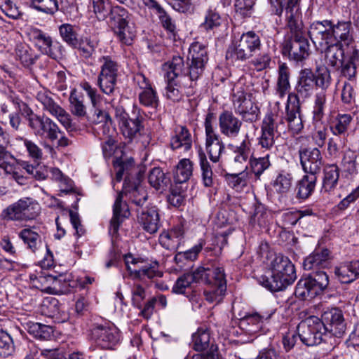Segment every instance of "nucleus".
<instances>
[{
  "label": "nucleus",
  "mask_w": 359,
  "mask_h": 359,
  "mask_svg": "<svg viewBox=\"0 0 359 359\" xmlns=\"http://www.w3.org/2000/svg\"><path fill=\"white\" fill-rule=\"evenodd\" d=\"M313 43L325 47L327 41L349 46L353 41V27L351 21H332L325 20L313 22L309 31Z\"/></svg>",
  "instance_id": "f257e3e1"
},
{
  "label": "nucleus",
  "mask_w": 359,
  "mask_h": 359,
  "mask_svg": "<svg viewBox=\"0 0 359 359\" xmlns=\"http://www.w3.org/2000/svg\"><path fill=\"white\" fill-rule=\"evenodd\" d=\"M269 267L271 277L261 276L259 283L271 291H280L291 285L296 279L294 266L290 259L281 254L276 255Z\"/></svg>",
  "instance_id": "f03ea898"
},
{
  "label": "nucleus",
  "mask_w": 359,
  "mask_h": 359,
  "mask_svg": "<svg viewBox=\"0 0 359 359\" xmlns=\"http://www.w3.org/2000/svg\"><path fill=\"white\" fill-rule=\"evenodd\" d=\"M313 77L315 86L318 90L314 96L313 115L314 120L318 121L325 115L332 79L330 71L325 66L318 67L313 73Z\"/></svg>",
  "instance_id": "7ed1b4c3"
},
{
  "label": "nucleus",
  "mask_w": 359,
  "mask_h": 359,
  "mask_svg": "<svg viewBox=\"0 0 359 359\" xmlns=\"http://www.w3.org/2000/svg\"><path fill=\"white\" fill-rule=\"evenodd\" d=\"M117 116L121 133L129 142L136 140L140 142L143 147H147L150 144L151 134L144 130L142 125V117L139 113L135 117L131 118L122 110L119 114H117Z\"/></svg>",
  "instance_id": "20e7f679"
},
{
  "label": "nucleus",
  "mask_w": 359,
  "mask_h": 359,
  "mask_svg": "<svg viewBox=\"0 0 359 359\" xmlns=\"http://www.w3.org/2000/svg\"><path fill=\"white\" fill-rule=\"evenodd\" d=\"M206 276H203L202 282L208 285L204 290L205 299L210 303H219L226 290V281L222 266L213 265L205 268Z\"/></svg>",
  "instance_id": "39448f33"
},
{
  "label": "nucleus",
  "mask_w": 359,
  "mask_h": 359,
  "mask_svg": "<svg viewBox=\"0 0 359 359\" xmlns=\"http://www.w3.org/2000/svg\"><path fill=\"white\" fill-rule=\"evenodd\" d=\"M328 283L329 279L326 273L316 271L308 276L302 278L298 281L294 294L301 299H311L323 291Z\"/></svg>",
  "instance_id": "423d86ee"
},
{
  "label": "nucleus",
  "mask_w": 359,
  "mask_h": 359,
  "mask_svg": "<svg viewBox=\"0 0 359 359\" xmlns=\"http://www.w3.org/2000/svg\"><path fill=\"white\" fill-rule=\"evenodd\" d=\"M100 71L97 76V86L106 95H113L118 76L119 65L110 55H103L98 59Z\"/></svg>",
  "instance_id": "0eeeda50"
},
{
  "label": "nucleus",
  "mask_w": 359,
  "mask_h": 359,
  "mask_svg": "<svg viewBox=\"0 0 359 359\" xmlns=\"http://www.w3.org/2000/svg\"><path fill=\"white\" fill-rule=\"evenodd\" d=\"M297 329L299 338L306 346L318 345L326 340L324 325L316 316H309L302 320Z\"/></svg>",
  "instance_id": "6e6552de"
},
{
  "label": "nucleus",
  "mask_w": 359,
  "mask_h": 359,
  "mask_svg": "<svg viewBox=\"0 0 359 359\" xmlns=\"http://www.w3.org/2000/svg\"><path fill=\"white\" fill-rule=\"evenodd\" d=\"M39 211V204L33 198L25 197L8 206L3 214L10 220L27 221L35 219Z\"/></svg>",
  "instance_id": "1a4fd4ad"
},
{
  "label": "nucleus",
  "mask_w": 359,
  "mask_h": 359,
  "mask_svg": "<svg viewBox=\"0 0 359 359\" xmlns=\"http://www.w3.org/2000/svg\"><path fill=\"white\" fill-rule=\"evenodd\" d=\"M285 130L283 117L274 113H269L262 121V135L259 144L262 148L269 149L273 145L275 137L285 133Z\"/></svg>",
  "instance_id": "9d476101"
},
{
  "label": "nucleus",
  "mask_w": 359,
  "mask_h": 359,
  "mask_svg": "<svg viewBox=\"0 0 359 359\" xmlns=\"http://www.w3.org/2000/svg\"><path fill=\"white\" fill-rule=\"evenodd\" d=\"M191 62L189 65L188 73L191 83L189 88H194L196 81L203 75L205 65L208 60L205 46L199 42H194L189 48Z\"/></svg>",
  "instance_id": "9b49d317"
},
{
  "label": "nucleus",
  "mask_w": 359,
  "mask_h": 359,
  "mask_svg": "<svg viewBox=\"0 0 359 359\" xmlns=\"http://www.w3.org/2000/svg\"><path fill=\"white\" fill-rule=\"evenodd\" d=\"M91 338L100 348L112 350L120 342L121 334L113 324L97 325L91 330Z\"/></svg>",
  "instance_id": "f8f14e48"
},
{
  "label": "nucleus",
  "mask_w": 359,
  "mask_h": 359,
  "mask_svg": "<svg viewBox=\"0 0 359 359\" xmlns=\"http://www.w3.org/2000/svg\"><path fill=\"white\" fill-rule=\"evenodd\" d=\"M124 261L130 276L133 279L145 280L162 276L161 272L158 269L157 264H143L142 260L134 257L131 254L125 255Z\"/></svg>",
  "instance_id": "ddd939ff"
},
{
  "label": "nucleus",
  "mask_w": 359,
  "mask_h": 359,
  "mask_svg": "<svg viewBox=\"0 0 359 359\" xmlns=\"http://www.w3.org/2000/svg\"><path fill=\"white\" fill-rule=\"evenodd\" d=\"M36 99L41 103L43 109L55 117L67 130L74 129L70 115L54 101L53 94L50 91L46 90L39 91Z\"/></svg>",
  "instance_id": "4468645a"
},
{
  "label": "nucleus",
  "mask_w": 359,
  "mask_h": 359,
  "mask_svg": "<svg viewBox=\"0 0 359 359\" xmlns=\"http://www.w3.org/2000/svg\"><path fill=\"white\" fill-rule=\"evenodd\" d=\"M283 54L295 62H302L309 55V44L303 32L292 33L289 41L283 49Z\"/></svg>",
  "instance_id": "2eb2a0df"
},
{
  "label": "nucleus",
  "mask_w": 359,
  "mask_h": 359,
  "mask_svg": "<svg viewBox=\"0 0 359 359\" xmlns=\"http://www.w3.org/2000/svg\"><path fill=\"white\" fill-rule=\"evenodd\" d=\"M29 126L34 133L39 137H46L51 142L58 138L61 133L58 126L49 117L32 114L29 118Z\"/></svg>",
  "instance_id": "dca6fc26"
},
{
  "label": "nucleus",
  "mask_w": 359,
  "mask_h": 359,
  "mask_svg": "<svg viewBox=\"0 0 359 359\" xmlns=\"http://www.w3.org/2000/svg\"><path fill=\"white\" fill-rule=\"evenodd\" d=\"M212 114H208L205 120V147L206 151L209 155L210 159L216 163L219 161L221 154L224 149V145L219 140V136L217 135L213 128L212 123Z\"/></svg>",
  "instance_id": "f3484780"
},
{
  "label": "nucleus",
  "mask_w": 359,
  "mask_h": 359,
  "mask_svg": "<svg viewBox=\"0 0 359 359\" xmlns=\"http://www.w3.org/2000/svg\"><path fill=\"white\" fill-rule=\"evenodd\" d=\"M315 78L311 69L305 68L299 72L297 83L295 87L297 94L288 95V102L299 103V99L306 100L311 97L315 86Z\"/></svg>",
  "instance_id": "a211bd4d"
},
{
  "label": "nucleus",
  "mask_w": 359,
  "mask_h": 359,
  "mask_svg": "<svg viewBox=\"0 0 359 359\" xmlns=\"http://www.w3.org/2000/svg\"><path fill=\"white\" fill-rule=\"evenodd\" d=\"M325 327L326 337H341L346 330V323L341 311L332 309L325 311L320 318Z\"/></svg>",
  "instance_id": "6ab92c4d"
},
{
  "label": "nucleus",
  "mask_w": 359,
  "mask_h": 359,
  "mask_svg": "<svg viewBox=\"0 0 359 359\" xmlns=\"http://www.w3.org/2000/svg\"><path fill=\"white\" fill-rule=\"evenodd\" d=\"M303 170L307 174L316 175L323 165V157L318 148H304L299 151Z\"/></svg>",
  "instance_id": "aec40b11"
},
{
  "label": "nucleus",
  "mask_w": 359,
  "mask_h": 359,
  "mask_svg": "<svg viewBox=\"0 0 359 359\" xmlns=\"http://www.w3.org/2000/svg\"><path fill=\"white\" fill-rule=\"evenodd\" d=\"M123 194L120 192L114 202L113 217L110 221L109 233L112 236L118 233L119 226L124 218L128 217L130 211L126 203L122 201Z\"/></svg>",
  "instance_id": "412c9836"
},
{
  "label": "nucleus",
  "mask_w": 359,
  "mask_h": 359,
  "mask_svg": "<svg viewBox=\"0 0 359 359\" xmlns=\"http://www.w3.org/2000/svg\"><path fill=\"white\" fill-rule=\"evenodd\" d=\"M144 4L149 8L153 9L158 15L163 27L167 30L170 37L175 40L176 26L175 21L156 0H142Z\"/></svg>",
  "instance_id": "4be33fe9"
},
{
  "label": "nucleus",
  "mask_w": 359,
  "mask_h": 359,
  "mask_svg": "<svg viewBox=\"0 0 359 359\" xmlns=\"http://www.w3.org/2000/svg\"><path fill=\"white\" fill-rule=\"evenodd\" d=\"M313 44L318 50L325 53V61L329 66L339 67L344 62V50L342 44L330 41H327L325 47H320L317 43Z\"/></svg>",
  "instance_id": "5701e85b"
},
{
  "label": "nucleus",
  "mask_w": 359,
  "mask_h": 359,
  "mask_svg": "<svg viewBox=\"0 0 359 359\" xmlns=\"http://www.w3.org/2000/svg\"><path fill=\"white\" fill-rule=\"evenodd\" d=\"M143 229L149 233H155L160 227V217L156 207H147L142 210L137 217Z\"/></svg>",
  "instance_id": "b1692460"
},
{
  "label": "nucleus",
  "mask_w": 359,
  "mask_h": 359,
  "mask_svg": "<svg viewBox=\"0 0 359 359\" xmlns=\"http://www.w3.org/2000/svg\"><path fill=\"white\" fill-rule=\"evenodd\" d=\"M205 267H200L191 273H184L180 276L172 288L175 294H185L193 283L202 282L203 276H206Z\"/></svg>",
  "instance_id": "393cba45"
},
{
  "label": "nucleus",
  "mask_w": 359,
  "mask_h": 359,
  "mask_svg": "<svg viewBox=\"0 0 359 359\" xmlns=\"http://www.w3.org/2000/svg\"><path fill=\"white\" fill-rule=\"evenodd\" d=\"M242 122L228 111L222 112L219 116V126L222 134L233 137L239 133Z\"/></svg>",
  "instance_id": "a878e982"
},
{
  "label": "nucleus",
  "mask_w": 359,
  "mask_h": 359,
  "mask_svg": "<svg viewBox=\"0 0 359 359\" xmlns=\"http://www.w3.org/2000/svg\"><path fill=\"white\" fill-rule=\"evenodd\" d=\"M184 231L182 226L173 227L168 231H164L159 236L161 245L170 251H175L183 241Z\"/></svg>",
  "instance_id": "bb28decb"
},
{
  "label": "nucleus",
  "mask_w": 359,
  "mask_h": 359,
  "mask_svg": "<svg viewBox=\"0 0 359 359\" xmlns=\"http://www.w3.org/2000/svg\"><path fill=\"white\" fill-rule=\"evenodd\" d=\"M285 111L289 130L294 135L300 133L304 128V124L300 116L299 103L287 102Z\"/></svg>",
  "instance_id": "cd10ccee"
},
{
  "label": "nucleus",
  "mask_w": 359,
  "mask_h": 359,
  "mask_svg": "<svg viewBox=\"0 0 359 359\" xmlns=\"http://www.w3.org/2000/svg\"><path fill=\"white\" fill-rule=\"evenodd\" d=\"M191 135L184 126H179L175 131V135L170 140V147L175 149H182L187 151L191 148Z\"/></svg>",
  "instance_id": "c85d7f7f"
},
{
  "label": "nucleus",
  "mask_w": 359,
  "mask_h": 359,
  "mask_svg": "<svg viewBox=\"0 0 359 359\" xmlns=\"http://www.w3.org/2000/svg\"><path fill=\"white\" fill-rule=\"evenodd\" d=\"M184 69V62L183 57L175 56L172 60L163 65V69L165 72V80H182L187 76L183 73Z\"/></svg>",
  "instance_id": "c756f323"
},
{
  "label": "nucleus",
  "mask_w": 359,
  "mask_h": 359,
  "mask_svg": "<svg viewBox=\"0 0 359 359\" xmlns=\"http://www.w3.org/2000/svg\"><path fill=\"white\" fill-rule=\"evenodd\" d=\"M30 40H32L36 46L41 49L42 52L52 56L53 41L51 37L46 33L37 28H31L28 32Z\"/></svg>",
  "instance_id": "7c9ffc66"
},
{
  "label": "nucleus",
  "mask_w": 359,
  "mask_h": 359,
  "mask_svg": "<svg viewBox=\"0 0 359 359\" xmlns=\"http://www.w3.org/2000/svg\"><path fill=\"white\" fill-rule=\"evenodd\" d=\"M317 182L314 175H305L299 180L296 185L297 198L307 199L313 193Z\"/></svg>",
  "instance_id": "2f4dec72"
},
{
  "label": "nucleus",
  "mask_w": 359,
  "mask_h": 359,
  "mask_svg": "<svg viewBox=\"0 0 359 359\" xmlns=\"http://www.w3.org/2000/svg\"><path fill=\"white\" fill-rule=\"evenodd\" d=\"M293 182V174L288 170H281L277 173L271 184L277 193L283 194L290 190Z\"/></svg>",
  "instance_id": "473e14b6"
},
{
  "label": "nucleus",
  "mask_w": 359,
  "mask_h": 359,
  "mask_svg": "<svg viewBox=\"0 0 359 359\" xmlns=\"http://www.w3.org/2000/svg\"><path fill=\"white\" fill-rule=\"evenodd\" d=\"M193 173V163L189 158L180 160L173 170V180L177 185L187 182Z\"/></svg>",
  "instance_id": "72a5a7b5"
},
{
  "label": "nucleus",
  "mask_w": 359,
  "mask_h": 359,
  "mask_svg": "<svg viewBox=\"0 0 359 359\" xmlns=\"http://www.w3.org/2000/svg\"><path fill=\"white\" fill-rule=\"evenodd\" d=\"M329 259V250L327 249L316 250L308 256L303 262L305 270H312L318 267H325Z\"/></svg>",
  "instance_id": "f704fd0d"
},
{
  "label": "nucleus",
  "mask_w": 359,
  "mask_h": 359,
  "mask_svg": "<svg viewBox=\"0 0 359 359\" xmlns=\"http://www.w3.org/2000/svg\"><path fill=\"white\" fill-rule=\"evenodd\" d=\"M276 93L280 97H283L290 89V69L285 63L278 66Z\"/></svg>",
  "instance_id": "c9c22d12"
},
{
  "label": "nucleus",
  "mask_w": 359,
  "mask_h": 359,
  "mask_svg": "<svg viewBox=\"0 0 359 359\" xmlns=\"http://www.w3.org/2000/svg\"><path fill=\"white\" fill-rule=\"evenodd\" d=\"M15 58L19 60L24 67H30L35 63L37 56L32 48L26 43H17L15 48Z\"/></svg>",
  "instance_id": "e433bc0d"
},
{
  "label": "nucleus",
  "mask_w": 359,
  "mask_h": 359,
  "mask_svg": "<svg viewBox=\"0 0 359 359\" xmlns=\"http://www.w3.org/2000/svg\"><path fill=\"white\" fill-rule=\"evenodd\" d=\"M242 81L236 84L233 89V103L236 113L245 116L247 113L246 93Z\"/></svg>",
  "instance_id": "4c0bfd02"
},
{
  "label": "nucleus",
  "mask_w": 359,
  "mask_h": 359,
  "mask_svg": "<svg viewBox=\"0 0 359 359\" xmlns=\"http://www.w3.org/2000/svg\"><path fill=\"white\" fill-rule=\"evenodd\" d=\"M353 121V116L348 114H339L332 121L330 130L333 135L346 136Z\"/></svg>",
  "instance_id": "58836bf2"
},
{
  "label": "nucleus",
  "mask_w": 359,
  "mask_h": 359,
  "mask_svg": "<svg viewBox=\"0 0 359 359\" xmlns=\"http://www.w3.org/2000/svg\"><path fill=\"white\" fill-rule=\"evenodd\" d=\"M244 36L245 34L243 33L241 39L233 43L232 46L229 48L226 53V58L227 60H231L232 62L245 60L247 40H244Z\"/></svg>",
  "instance_id": "ea45409f"
},
{
  "label": "nucleus",
  "mask_w": 359,
  "mask_h": 359,
  "mask_svg": "<svg viewBox=\"0 0 359 359\" xmlns=\"http://www.w3.org/2000/svg\"><path fill=\"white\" fill-rule=\"evenodd\" d=\"M118 41L123 45L133 44L136 36V30L133 23H128L123 26L116 27L113 29Z\"/></svg>",
  "instance_id": "a19ab883"
},
{
  "label": "nucleus",
  "mask_w": 359,
  "mask_h": 359,
  "mask_svg": "<svg viewBox=\"0 0 359 359\" xmlns=\"http://www.w3.org/2000/svg\"><path fill=\"white\" fill-rule=\"evenodd\" d=\"M109 22L112 29L130 23V16L128 11L119 6H113L109 14Z\"/></svg>",
  "instance_id": "79ce46f5"
},
{
  "label": "nucleus",
  "mask_w": 359,
  "mask_h": 359,
  "mask_svg": "<svg viewBox=\"0 0 359 359\" xmlns=\"http://www.w3.org/2000/svg\"><path fill=\"white\" fill-rule=\"evenodd\" d=\"M323 173V187L325 191H330L337 184L339 177V168L334 164L329 165L325 168Z\"/></svg>",
  "instance_id": "37998d69"
},
{
  "label": "nucleus",
  "mask_w": 359,
  "mask_h": 359,
  "mask_svg": "<svg viewBox=\"0 0 359 359\" xmlns=\"http://www.w3.org/2000/svg\"><path fill=\"white\" fill-rule=\"evenodd\" d=\"M18 236L32 252H35L41 245V236L32 229L25 228L22 229L19 232Z\"/></svg>",
  "instance_id": "c03bdc74"
},
{
  "label": "nucleus",
  "mask_w": 359,
  "mask_h": 359,
  "mask_svg": "<svg viewBox=\"0 0 359 359\" xmlns=\"http://www.w3.org/2000/svg\"><path fill=\"white\" fill-rule=\"evenodd\" d=\"M149 182L156 190H164L169 184V179L160 168H154L148 177Z\"/></svg>",
  "instance_id": "a18cd8bd"
},
{
  "label": "nucleus",
  "mask_w": 359,
  "mask_h": 359,
  "mask_svg": "<svg viewBox=\"0 0 359 359\" xmlns=\"http://www.w3.org/2000/svg\"><path fill=\"white\" fill-rule=\"evenodd\" d=\"M194 348L197 351H202L209 347L210 342V335L209 330L204 327H200L193 334Z\"/></svg>",
  "instance_id": "49530a36"
},
{
  "label": "nucleus",
  "mask_w": 359,
  "mask_h": 359,
  "mask_svg": "<svg viewBox=\"0 0 359 359\" xmlns=\"http://www.w3.org/2000/svg\"><path fill=\"white\" fill-rule=\"evenodd\" d=\"M165 81L167 83L165 92V97L173 102L181 100L184 97L183 87L180 84L182 80L171 79Z\"/></svg>",
  "instance_id": "de8ad7c7"
},
{
  "label": "nucleus",
  "mask_w": 359,
  "mask_h": 359,
  "mask_svg": "<svg viewBox=\"0 0 359 359\" xmlns=\"http://www.w3.org/2000/svg\"><path fill=\"white\" fill-rule=\"evenodd\" d=\"M59 32L62 40L71 47L76 46L79 44L78 33L72 25L62 24L59 27Z\"/></svg>",
  "instance_id": "09e8293b"
},
{
  "label": "nucleus",
  "mask_w": 359,
  "mask_h": 359,
  "mask_svg": "<svg viewBox=\"0 0 359 359\" xmlns=\"http://www.w3.org/2000/svg\"><path fill=\"white\" fill-rule=\"evenodd\" d=\"M198 156L203 183L206 187H212L213 184V173L212 168L206 158L205 154L203 151H199Z\"/></svg>",
  "instance_id": "8fccbe9b"
},
{
  "label": "nucleus",
  "mask_w": 359,
  "mask_h": 359,
  "mask_svg": "<svg viewBox=\"0 0 359 359\" xmlns=\"http://www.w3.org/2000/svg\"><path fill=\"white\" fill-rule=\"evenodd\" d=\"M28 332L36 339L46 340L52 334V327L39 323H29L27 324Z\"/></svg>",
  "instance_id": "3c124183"
},
{
  "label": "nucleus",
  "mask_w": 359,
  "mask_h": 359,
  "mask_svg": "<svg viewBox=\"0 0 359 359\" xmlns=\"http://www.w3.org/2000/svg\"><path fill=\"white\" fill-rule=\"evenodd\" d=\"M138 100L142 106L152 109H156L159 103L157 93L152 87L140 91L138 94Z\"/></svg>",
  "instance_id": "603ef678"
},
{
  "label": "nucleus",
  "mask_w": 359,
  "mask_h": 359,
  "mask_svg": "<svg viewBox=\"0 0 359 359\" xmlns=\"http://www.w3.org/2000/svg\"><path fill=\"white\" fill-rule=\"evenodd\" d=\"M347 139L342 135H334L327 142V152L330 156L337 157L339 152L346 146Z\"/></svg>",
  "instance_id": "864d4df0"
},
{
  "label": "nucleus",
  "mask_w": 359,
  "mask_h": 359,
  "mask_svg": "<svg viewBox=\"0 0 359 359\" xmlns=\"http://www.w3.org/2000/svg\"><path fill=\"white\" fill-rule=\"evenodd\" d=\"M72 47L77 48L80 57L87 61L93 57L95 52V46L88 37H86L84 39H79V44L76 46Z\"/></svg>",
  "instance_id": "5fc2aeb1"
},
{
  "label": "nucleus",
  "mask_w": 359,
  "mask_h": 359,
  "mask_svg": "<svg viewBox=\"0 0 359 359\" xmlns=\"http://www.w3.org/2000/svg\"><path fill=\"white\" fill-rule=\"evenodd\" d=\"M275 312V309L261 310L259 312L254 311L248 312V325L252 323L257 325L258 328H260L263 323L265 320H269Z\"/></svg>",
  "instance_id": "6e6d98bb"
},
{
  "label": "nucleus",
  "mask_w": 359,
  "mask_h": 359,
  "mask_svg": "<svg viewBox=\"0 0 359 359\" xmlns=\"http://www.w3.org/2000/svg\"><path fill=\"white\" fill-rule=\"evenodd\" d=\"M270 165L269 154L262 157H255L254 154L250 158L251 174H254L256 177H259L262 172Z\"/></svg>",
  "instance_id": "4d7b16f0"
},
{
  "label": "nucleus",
  "mask_w": 359,
  "mask_h": 359,
  "mask_svg": "<svg viewBox=\"0 0 359 359\" xmlns=\"http://www.w3.org/2000/svg\"><path fill=\"white\" fill-rule=\"evenodd\" d=\"M357 152L350 149L346 150L344 152L342 159V165L344 171L349 175H354L357 172Z\"/></svg>",
  "instance_id": "13d9d810"
},
{
  "label": "nucleus",
  "mask_w": 359,
  "mask_h": 359,
  "mask_svg": "<svg viewBox=\"0 0 359 359\" xmlns=\"http://www.w3.org/2000/svg\"><path fill=\"white\" fill-rule=\"evenodd\" d=\"M14 351L13 339L9 334L1 330L0 332V357L6 358Z\"/></svg>",
  "instance_id": "bf43d9fd"
},
{
  "label": "nucleus",
  "mask_w": 359,
  "mask_h": 359,
  "mask_svg": "<svg viewBox=\"0 0 359 359\" xmlns=\"http://www.w3.org/2000/svg\"><path fill=\"white\" fill-rule=\"evenodd\" d=\"M113 166L116 170V180L120 182L123 179V174L133 167V161H123L121 158L116 157L113 160Z\"/></svg>",
  "instance_id": "052dcab7"
},
{
  "label": "nucleus",
  "mask_w": 359,
  "mask_h": 359,
  "mask_svg": "<svg viewBox=\"0 0 359 359\" xmlns=\"http://www.w3.org/2000/svg\"><path fill=\"white\" fill-rule=\"evenodd\" d=\"M0 9L9 18L19 19L22 13L17 5L11 0H0Z\"/></svg>",
  "instance_id": "680f3d73"
},
{
  "label": "nucleus",
  "mask_w": 359,
  "mask_h": 359,
  "mask_svg": "<svg viewBox=\"0 0 359 359\" xmlns=\"http://www.w3.org/2000/svg\"><path fill=\"white\" fill-rule=\"evenodd\" d=\"M34 8L48 14H53L59 9L57 0H32Z\"/></svg>",
  "instance_id": "e2e57ef3"
},
{
  "label": "nucleus",
  "mask_w": 359,
  "mask_h": 359,
  "mask_svg": "<svg viewBox=\"0 0 359 359\" xmlns=\"http://www.w3.org/2000/svg\"><path fill=\"white\" fill-rule=\"evenodd\" d=\"M93 4L94 13L100 20H104L112 8L109 0H93Z\"/></svg>",
  "instance_id": "0e129e2a"
},
{
  "label": "nucleus",
  "mask_w": 359,
  "mask_h": 359,
  "mask_svg": "<svg viewBox=\"0 0 359 359\" xmlns=\"http://www.w3.org/2000/svg\"><path fill=\"white\" fill-rule=\"evenodd\" d=\"M95 135L102 141H104L109 138H114L115 133L112 128L111 121H107L102 124L93 126Z\"/></svg>",
  "instance_id": "69168bd1"
},
{
  "label": "nucleus",
  "mask_w": 359,
  "mask_h": 359,
  "mask_svg": "<svg viewBox=\"0 0 359 359\" xmlns=\"http://www.w3.org/2000/svg\"><path fill=\"white\" fill-rule=\"evenodd\" d=\"M287 27L290 29L291 33L299 32L302 31V25L301 22V11H290L285 13Z\"/></svg>",
  "instance_id": "338daca9"
},
{
  "label": "nucleus",
  "mask_w": 359,
  "mask_h": 359,
  "mask_svg": "<svg viewBox=\"0 0 359 359\" xmlns=\"http://www.w3.org/2000/svg\"><path fill=\"white\" fill-rule=\"evenodd\" d=\"M168 202L174 207H180L184 203V191L180 187L175 185L171 187L168 196Z\"/></svg>",
  "instance_id": "774afa93"
}]
</instances>
